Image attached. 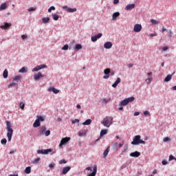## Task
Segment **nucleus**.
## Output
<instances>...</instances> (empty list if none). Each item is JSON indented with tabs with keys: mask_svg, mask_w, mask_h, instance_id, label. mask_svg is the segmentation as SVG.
<instances>
[{
	"mask_svg": "<svg viewBox=\"0 0 176 176\" xmlns=\"http://www.w3.org/2000/svg\"><path fill=\"white\" fill-rule=\"evenodd\" d=\"M9 72H8V69H5L3 72V78H4V79H6L8 78V75Z\"/></svg>",
	"mask_w": 176,
	"mask_h": 176,
	"instance_id": "24",
	"label": "nucleus"
},
{
	"mask_svg": "<svg viewBox=\"0 0 176 176\" xmlns=\"http://www.w3.org/2000/svg\"><path fill=\"white\" fill-rule=\"evenodd\" d=\"M37 120H38V122H43V120H45V118H43V117L38 116H37Z\"/></svg>",
	"mask_w": 176,
	"mask_h": 176,
	"instance_id": "36",
	"label": "nucleus"
},
{
	"mask_svg": "<svg viewBox=\"0 0 176 176\" xmlns=\"http://www.w3.org/2000/svg\"><path fill=\"white\" fill-rule=\"evenodd\" d=\"M91 39L92 42H96V41L98 40V38H96V36H92Z\"/></svg>",
	"mask_w": 176,
	"mask_h": 176,
	"instance_id": "46",
	"label": "nucleus"
},
{
	"mask_svg": "<svg viewBox=\"0 0 176 176\" xmlns=\"http://www.w3.org/2000/svg\"><path fill=\"white\" fill-rule=\"evenodd\" d=\"M19 84L17 82H12L10 85H8V89H10V87H13V86H17Z\"/></svg>",
	"mask_w": 176,
	"mask_h": 176,
	"instance_id": "32",
	"label": "nucleus"
},
{
	"mask_svg": "<svg viewBox=\"0 0 176 176\" xmlns=\"http://www.w3.org/2000/svg\"><path fill=\"white\" fill-rule=\"evenodd\" d=\"M6 142H8V140H6V138H3L1 140V144H2V145H6Z\"/></svg>",
	"mask_w": 176,
	"mask_h": 176,
	"instance_id": "35",
	"label": "nucleus"
},
{
	"mask_svg": "<svg viewBox=\"0 0 176 176\" xmlns=\"http://www.w3.org/2000/svg\"><path fill=\"white\" fill-rule=\"evenodd\" d=\"M19 107L21 109H22V111H24V107H25V104H24V102H21L19 104Z\"/></svg>",
	"mask_w": 176,
	"mask_h": 176,
	"instance_id": "34",
	"label": "nucleus"
},
{
	"mask_svg": "<svg viewBox=\"0 0 176 176\" xmlns=\"http://www.w3.org/2000/svg\"><path fill=\"white\" fill-rule=\"evenodd\" d=\"M174 159H175V157L173 156V155H170L169 156V162H171V160H174Z\"/></svg>",
	"mask_w": 176,
	"mask_h": 176,
	"instance_id": "50",
	"label": "nucleus"
},
{
	"mask_svg": "<svg viewBox=\"0 0 176 176\" xmlns=\"http://www.w3.org/2000/svg\"><path fill=\"white\" fill-rule=\"evenodd\" d=\"M44 134L45 135V137H49V135L50 134V131L47 130L45 132H44Z\"/></svg>",
	"mask_w": 176,
	"mask_h": 176,
	"instance_id": "44",
	"label": "nucleus"
},
{
	"mask_svg": "<svg viewBox=\"0 0 176 176\" xmlns=\"http://www.w3.org/2000/svg\"><path fill=\"white\" fill-rule=\"evenodd\" d=\"M52 10H56V7H54V6H51V7L48 9L49 13H52Z\"/></svg>",
	"mask_w": 176,
	"mask_h": 176,
	"instance_id": "40",
	"label": "nucleus"
},
{
	"mask_svg": "<svg viewBox=\"0 0 176 176\" xmlns=\"http://www.w3.org/2000/svg\"><path fill=\"white\" fill-rule=\"evenodd\" d=\"M153 79V78H147L146 80V83H148V85H149L151 83V82H152Z\"/></svg>",
	"mask_w": 176,
	"mask_h": 176,
	"instance_id": "43",
	"label": "nucleus"
},
{
	"mask_svg": "<svg viewBox=\"0 0 176 176\" xmlns=\"http://www.w3.org/2000/svg\"><path fill=\"white\" fill-rule=\"evenodd\" d=\"M135 98L134 97H130V98H127L123 100H122L120 103V105L121 106H125L127 105V104H129V102H133V101H134Z\"/></svg>",
	"mask_w": 176,
	"mask_h": 176,
	"instance_id": "4",
	"label": "nucleus"
},
{
	"mask_svg": "<svg viewBox=\"0 0 176 176\" xmlns=\"http://www.w3.org/2000/svg\"><path fill=\"white\" fill-rule=\"evenodd\" d=\"M6 130L8 131L7 133V137L8 138V142H10L12 141V137L13 135V129H12V124H10V122L6 121Z\"/></svg>",
	"mask_w": 176,
	"mask_h": 176,
	"instance_id": "1",
	"label": "nucleus"
},
{
	"mask_svg": "<svg viewBox=\"0 0 176 176\" xmlns=\"http://www.w3.org/2000/svg\"><path fill=\"white\" fill-rule=\"evenodd\" d=\"M119 16H120V13L119 12H115L113 14V20H116V19H118V17H119Z\"/></svg>",
	"mask_w": 176,
	"mask_h": 176,
	"instance_id": "25",
	"label": "nucleus"
},
{
	"mask_svg": "<svg viewBox=\"0 0 176 176\" xmlns=\"http://www.w3.org/2000/svg\"><path fill=\"white\" fill-rule=\"evenodd\" d=\"M69 170H71V166L64 167L63 170L62 171V174H63V175L67 174V173H68V171H69Z\"/></svg>",
	"mask_w": 176,
	"mask_h": 176,
	"instance_id": "18",
	"label": "nucleus"
},
{
	"mask_svg": "<svg viewBox=\"0 0 176 176\" xmlns=\"http://www.w3.org/2000/svg\"><path fill=\"white\" fill-rule=\"evenodd\" d=\"M138 115H140V112L136 111L134 113V116H138Z\"/></svg>",
	"mask_w": 176,
	"mask_h": 176,
	"instance_id": "63",
	"label": "nucleus"
},
{
	"mask_svg": "<svg viewBox=\"0 0 176 176\" xmlns=\"http://www.w3.org/2000/svg\"><path fill=\"white\" fill-rule=\"evenodd\" d=\"M69 141H71V138L69 137L62 138V140H60V143L59 144V147L61 148L63 145H65V144H67V142H69Z\"/></svg>",
	"mask_w": 176,
	"mask_h": 176,
	"instance_id": "6",
	"label": "nucleus"
},
{
	"mask_svg": "<svg viewBox=\"0 0 176 176\" xmlns=\"http://www.w3.org/2000/svg\"><path fill=\"white\" fill-rule=\"evenodd\" d=\"M144 115H145V116H147V115H149V111H144Z\"/></svg>",
	"mask_w": 176,
	"mask_h": 176,
	"instance_id": "60",
	"label": "nucleus"
},
{
	"mask_svg": "<svg viewBox=\"0 0 176 176\" xmlns=\"http://www.w3.org/2000/svg\"><path fill=\"white\" fill-rule=\"evenodd\" d=\"M108 133V130L107 129H102L100 131V137H104V135H105V134H107Z\"/></svg>",
	"mask_w": 176,
	"mask_h": 176,
	"instance_id": "26",
	"label": "nucleus"
},
{
	"mask_svg": "<svg viewBox=\"0 0 176 176\" xmlns=\"http://www.w3.org/2000/svg\"><path fill=\"white\" fill-rule=\"evenodd\" d=\"M97 175V166L93 167V172L87 174V176H96Z\"/></svg>",
	"mask_w": 176,
	"mask_h": 176,
	"instance_id": "11",
	"label": "nucleus"
},
{
	"mask_svg": "<svg viewBox=\"0 0 176 176\" xmlns=\"http://www.w3.org/2000/svg\"><path fill=\"white\" fill-rule=\"evenodd\" d=\"M45 131H46V126H41L39 131L40 135H43V134H45Z\"/></svg>",
	"mask_w": 176,
	"mask_h": 176,
	"instance_id": "17",
	"label": "nucleus"
},
{
	"mask_svg": "<svg viewBox=\"0 0 176 176\" xmlns=\"http://www.w3.org/2000/svg\"><path fill=\"white\" fill-rule=\"evenodd\" d=\"M80 49H82V45H80V44L76 45V50H80Z\"/></svg>",
	"mask_w": 176,
	"mask_h": 176,
	"instance_id": "38",
	"label": "nucleus"
},
{
	"mask_svg": "<svg viewBox=\"0 0 176 176\" xmlns=\"http://www.w3.org/2000/svg\"><path fill=\"white\" fill-rule=\"evenodd\" d=\"M163 141L164 142H167L168 141H170V138H164Z\"/></svg>",
	"mask_w": 176,
	"mask_h": 176,
	"instance_id": "53",
	"label": "nucleus"
},
{
	"mask_svg": "<svg viewBox=\"0 0 176 176\" xmlns=\"http://www.w3.org/2000/svg\"><path fill=\"white\" fill-rule=\"evenodd\" d=\"M151 22L152 23V24H159L160 23V21H158L155 19H151Z\"/></svg>",
	"mask_w": 176,
	"mask_h": 176,
	"instance_id": "37",
	"label": "nucleus"
},
{
	"mask_svg": "<svg viewBox=\"0 0 176 176\" xmlns=\"http://www.w3.org/2000/svg\"><path fill=\"white\" fill-rule=\"evenodd\" d=\"M19 72H20L21 74H25V72H27V67H22L21 69H19Z\"/></svg>",
	"mask_w": 176,
	"mask_h": 176,
	"instance_id": "28",
	"label": "nucleus"
},
{
	"mask_svg": "<svg viewBox=\"0 0 176 176\" xmlns=\"http://www.w3.org/2000/svg\"><path fill=\"white\" fill-rule=\"evenodd\" d=\"M175 74V72H174L172 74H168L165 78H164V82H170L171 79H173V75Z\"/></svg>",
	"mask_w": 176,
	"mask_h": 176,
	"instance_id": "15",
	"label": "nucleus"
},
{
	"mask_svg": "<svg viewBox=\"0 0 176 176\" xmlns=\"http://www.w3.org/2000/svg\"><path fill=\"white\" fill-rule=\"evenodd\" d=\"M113 122V118L107 116L103 119L101 123L102 124H103V126H104V127H111V125L112 124Z\"/></svg>",
	"mask_w": 176,
	"mask_h": 176,
	"instance_id": "2",
	"label": "nucleus"
},
{
	"mask_svg": "<svg viewBox=\"0 0 176 176\" xmlns=\"http://www.w3.org/2000/svg\"><path fill=\"white\" fill-rule=\"evenodd\" d=\"M134 8H135V4H134V3L128 4L125 7V10H131L134 9Z\"/></svg>",
	"mask_w": 176,
	"mask_h": 176,
	"instance_id": "14",
	"label": "nucleus"
},
{
	"mask_svg": "<svg viewBox=\"0 0 176 176\" xmlns=\"http://www.w3.org/2000/svg\"><path fill=\"white\" fill-rule=\"evenodd\" d=\"M52 19L54 20H55V21H57V20H58V19H59V16L57 14H52Z\"/></svg>",
	"mask_w": 176,
	"mask_h": 176,
	"instance_id": "31",
	"label": "nucleus"
},
{
	"mask_svg": "<svg viewBox=\"0 0 176 176\" xmlns=\"http://www.w3.org/2000/svg\"><path fill=\"white\" fill-rule=\"evenodd\" d=\"M87 171H93V168L91 166H88L85 168Z\"/></svg>",
	"mask_w": 176,
	"mask_h": 176,
	"instance_id": "48",
	"label": "nucleus"
},
{
	"mask_svg": "<svg viewBox=\"0 0 176 176\" xmlns=\"http://www.w3.org/2000/svg\"><path fill=\"white\" fill-rule=\"evenodd\" d=\"M10 27H12V23L5 22L3 25L0 26V28H1V30H9Z\"/></svg>",
	"mask_w": 176,
	"mask_h": 176,
	"instance_id": "9",
	"label": "nucleus"
},
{
	"mask_svg": "<svg viewBox=\"0 0 176 176\" xmlns=\"http://www.w3.org/2000/svg\"><path fill=\"white\" fill-rule=\"evenodd\" d=\"M118 83H120V78H117L116 82L112 85V87H117Z\"/></svg>",
	"mask_w": 176,
	"mask_h": 176,
	"instance_id": "22",
	"label": "nucleus"
},
{
	"mask_svg": "<svg viewBox=\"0 0 176 176\" xmlns=\"http://www.w3.org/2000/svg\"><path fill=\"white\" fill-rule=\"evenodd\" d=\"M47 65H41L39 66H37L36 67H34L33 69H32V72H38V71H39L40 69H42L43 68H47Z\"/></svg>",
	"mask_w": 176,
	"mask_h": 176,
	"instance_id": "8",
	"label": "nucleus"
},
{
	"mask_svg": "<svg viewBox=\"0 0 176 176\" xmlns=\"http://www.w3.org/2000/svg\"><path fill=\"white\" fill-rule=\"evenodd\" d=\"M150 36H151V38L153 37V36H157V34H156V33L151 34H150Z\"/></svg>",
	"mask_w": 176,
	"mask_h": 176,
	"instance_id": "59",
	"label": "nucleus"
},
{
	"mask_svg": "<svg viewBox=\"0 0 176 176\" xmlns=\"http://www.w3.org/2000/svg\"><path fill=\"white\" fill-rule=\"evenodd\" d=\"M111 101V99L107 100V99H103L102 102H104V104H108V102Z\"/></svg>",
	"mask_w": 176,
	"mask_h": 176,
	"instance_id": "51",
	"label": "nucleus"
},
{
	"mask_svg": "<svg viewBox=\"0 0 176 176\" xmlns=\"http://www.w3.org/2000/svg\"><path fill=\"white\" fill-rule=\"evenodd\" d=\"M21 38H22V39L24 41V39H27L28 36H27V35H25V34H23V35L21 36Z\"/></svg>",
	"mask_w": 176,
	"mask_h": 176,
	"instance_id": "54",
	"label": "nucleus"
},
{
	"mask_svg": "<svg viewBox=\"0 0 176 176\" xmlns=\"http://www.w3.org/2000/svg\"><path fill=\"white\" fill-rule=\"evenodd\" d=\"M123 145H124V141H122V143L119 144L118 146H119V148H122V146H123Z\"/></svg>",
	"mask_w": 176,
	"mask_h": 176,
	"instance_id": "55",
	"label": "nucleus"
},
{
	"mask_svg": "<svg viewBox=\"0 0 176 176\" xmlns=\"http://www.w3.org/2000/svg\"><path fill=\"white\" fill-rule=\"evenodd\" d=\"M104 73L105 76H103V79H108L109 78V74H111V69L107 68L104 69Z\"/></svg>",
	"mask_w": 176,
	"mask_h": 176,
	"instance_id": "10",
	"label": "nucleus"
},
{
	"mask_svg": "<svg viewBox=\"0 0 176 176\" xmlns=\"http://www.w3.org/2000/svg\"><path fill=\"white\" fill-rule=\"evenodd\" d=\"M34 10H36V8H30L28 9V12H34Z\"/></svg>",
	"mask_w": 176,
	"mask_h": 176,
	"instance_id": "52",
	"label": "nucleus"
},
{
	"mask_svg": "<svg viewBox=\"0 0 176 176\" xmlns=\"http://www.w3.org/2000/svg\"><path fill=\"white\" fill-rule=\"evenodd\" d=\"M21 76H16L14 78V80H15V81L21 80Z\"/></svg>",
	"mask_w": 176,
	"mask_h": 176,
	"instance_id": "39",
	"label": "nucleus"
},
{
	"mask_svg": "<svg viewBox=\"0 0 176 176\" xmlns=\"http://www.w3.org/2000/svg\"><path fill=\"white\" fill-rule=\"evenodd\" d=\"M52 148L37 150V153L38 155H47L50 153V152H52Z\"/></svg>",
	"mask_w": 176,
	"mask_h": 176,
	"instance_id": "5",
	"label": "nucleus"
},
{
	"mask_svg": "<svg viewBox=\"0 0 176 176\" xmlns=\"http://www.w3.org/2000/svg\"><path fill=\"white\" fill-rule=\"evenodd\" d=\"M41 160L40 157L36 158V160H34V163H35L36 164L39 163V161Z\"/></svg>",
	"mask_w": 176,
	"mask_h": 176,
	"instance_id": "49",
	"label": "nucleus"
},
{
	"mask_svg": "<svg viewBox=\"0 0 176 176\" xmlns=\"http://www.w3.org/2000/svg\"><path fill=\"white\" fill-rule=\"evenodd\" d=\"M41 126V122H39V120H36L35 122L33 124V127H39Z\"/></svg>",
	"mask_w": 176,
	"mask_h": 176,
	"instance_id": "20",
	"label": "nucleus"
},
{
	"mask_svg": "<svg viewBox=\"0 0 176 176\" xmlns=\"http://www.w3.org/2000/svg\"><path fill=\"white\" fill-rule=\"evenodd\" d=\"M43 75L42 73L38 72L37 74H34V80H39V79H41V78H43Z\"/></svg>",
	"mask_w": 176,
	"mask_h": 176,
	"instance_id": "12",
	"label": "nucleus"
},
{
	"mask_svg": "<svg viewBox=\"0 0 176 176\" xmlns=\"http://www.w3.org/2000/svg\"><path fill=\"white\" fill-rule=\"evenodd\" d=\"M67 163V160H61L60 161H59V164H66Z\"/></svg>",
	"mask_w": 176,
	"mask_h": 176,
	"instance_id": "41",
	"label": "nucleus"
},
{
	"mask_svg": "<svg viewBox=\"0 0 176 176\" xmlns=\"http://www.w3.org/2000/svg\"><path fill=\"white\" fill-rule=\"evenodd\" d=\"M139 144H145V141L141 140V135H138L134 136L133 141L131 142L132 145H139Z\"/></svg>",
	"mask_w": 176,
	"mask_h": 176,
	"instance_id": "3",
	"label": "nucleus"
},
{
	"mask_svg": "<svg viewBox=\"0 0 176 176\" xmlns=\"http://www.w3.org/2000/svg\"><path fill=\"white\" fill-rule=\"evenodd\" d=\"M49 91H53V93H54V94H57L58 93H60V90H58L54 87L50 88Z\"/></svg>",
	"mask_w": 176,
	"mask_h": 176,
	"instance_id": "19",
	"label": "nucleus"
},
{
	"mask_svg": "<svg viewBox=\"0 0 176 176\" xmlns=\"http://www.w3.org/2000/svg\"><path fill=\"white\" fill-rule=\"evenodd\" d=\"M108 153H109V147H107L103 153L104 157H107V156H108Z\"/></svg>",
	"mask_w": 176,
	"mask_h": 176,
	"instance_id": "29",
	"label": "nucleus"
},
{
	"mask_svg": "<svg viewBox=\"0 0 176 176\" xmlns=\"http://www.w3.org/2000/svg\"><path fill=\"white\" fill-rule=\"evenodd\" d=\"M113 3L114 5H116V3H119V0H114Z\"/></svg>",
	"mask_w": 176,
	"mask_h": 176,
	"instance_id": "64",
	"label": "nucleus"
},
{
	"mask_svg": "<svg viewBox=\"0 0 176 176\" xmlns=\"http://www.w3.org/2000/svg\"><path fill=\"white\" fill-rule=\"evenodd\" d=\"M62 50H68V45H65L62 47Z\"/></svg>",
	"mask_w": 176,
	"mask_h": 176,
	"instance_id": "47",
	"label": "nucleus"
},
{
	"mask_svg": "<svg viewBox=\"0 0 176 176\" xmlns=\"http://www.w3.org/2000/svg\"><path fill=\"white\" fill-rule=\"evenodd\" d=\"M96 38L100 39L101 36H102V33H98V34L95 35Z\"/></svg>",
	"mask_w": 176,
	"mask_h": 176,
	"instance_id": "42",
	"label": "nucleus"
},
{
	"mask_svg": "<svg viewBox=\"0 0 176 176\" xmlns=\"http://www.w3.org/2000/svg\"><path fill=\"white\" fill-rule=\"evenodd\" d=\"M163 52H166V50H168V47L165 46L162 48Z\"/></svg>",
	"mask_w": 176,
	"mask_h": 176,
	"instance_id": "56",
	"label": "nucleus"
},
{
	"mask_svg": "<svg viewBox=\"0 0 176 176\" xmlns=\"http://www.w3.org/2000/svg\"><path fill=\"white\" fill-rule=\"evenodd\" d=\"M130 156L131 157H139V156H141V153L138 151H135L133 153H131Z\"/></svg>",
	"mask_w": 176,
	"mask_h": 176,
	"instance_id": "13",
	"label": "nucleus"
},
{
	"mask_svg": "<svg viewBox=\"0 0 176 176\" xmlns=\"http://www.w3.org/2000/svg\"><path fill=\"white\" fill-rule=\"evenodd\" d=\"M63 9H64L65 10H66V11L68 12V9H69V8H68V6H64L63 7Z\"/></svg>",
	"mask_w": 176,
	"mask_h": 176,
	"instance_id": "58",
	"label": "nucleus"
},
{
	"mask_svg": "<svg viewBox=\"0 0 176 176\" xmlns=\"http://www.w3.org/2000/svg\"><path fill=\"white\" fill-rule=\"evenodd\" d=\"M74 12H76V8H69L67 9L68 13H74Z\"/></svg>",
	"mask_w": 176,
	"mask_h": 176,
	"instance_id": "33",
	"label": "nucleus"
},
{
	"mask_svg": "<svg viewBox=\"0 0 176 176\" xmlns=\"http://www.w3.org/2000/svg\"><path fill=\"white\" fill-rule=\"evenodd\" d=\"M167 162L166 161V160H163L162 162V164H163V166H166V164H167Z\"/></svg>",
	"mask_w": 176,
	"mask_h": 176,
	"instance_id": "61",
	"label": "nucleus"
},
{
	"mask_svg": "<svg viewBox=\"0 0 176 176\" xmlns=\"http://www.w3.org/2000/svg\"><path fill=\"white\" fill-rule=\"evenodd\" d=\"M49 167H50V168H54V164H49Z\"/></svg>",
	"mask_w": 176,
	"mask_h": 176,
	"instance_id": "62",
	"label": "nucleus"
},
{
	"mask_svg": "<svg viewBox=\"0 0 176 176\" xmlns=\"http://www.w3.org/2000/svg\"><path fill=\"white\" fill-rule=\"evenodd\" d=\"M8 7V4L6 3H3L0 6V10H5L6 8Z\"/></svg>",
	"mask_w": 176,
	"mask_h": 176,
	"instance_id": "23",
	"label": "nucleus"
},
{
	"mask_svg": "<svg viewBox=\"0 0 176 176\" xmlns=\"http://www.w3.org/2000/svg\"><path fill=\"white\" fill-rule=\"evenodd\" d=\"M113 44L112 43L107 41L104 44V49H111V47H112Z\"/></svg>",
	"mask_w": 176,
	"mask_h": 176,
	"instance_id": "16",
	"label": "nucleus"
},
{
	"mask_svg": "<svg viewBox=\"0 0 176 176\" xmlns=\"http://www.w3.org/2000/svg\"><path fill=\"white\" fill-rule=\"evenodd\" d=\"M169 37L173 38V31L169 30Z\"/></svg>",
	"mask_w": 176,
	"mask_h": 176,
	"instance_id": "57",
	"label": "nucleus"
},
{
	"mask_svg": "<svg viewBox=\"0 0 176 176\" xmlns=\"http://www.w3.org/2000/svg\"><path fill=\"white\" fill-rule=\"evenodd\" d=\"M25 174H30L31 173V167L30 166L26 167L25 169Z\"/></svg>",
	"mask_w": 176,
	"mask_h": 176,
	"instance_id": "30",
	"label": "nucleus"
},
{
	"mask_svg": "<svg viewBox=\"0 0 176 176\" xmlns=\"http://www.w3.org/2000/svg\"><path fill=\"white\" fill-rule=\"evenodd\" d=\"M83 126H89L91 124V120L88 119L85 120L84 122H82Z\"/></svg>",
	"mask_w": 176,
	"mask_h": 176,
	"instance_id": "21",
	"label": "nucleus"
},
{
	"mask_svg": "<svg viewBox=\"0 0 176 176\" xmlns=\"http://www.w3.org/2000/svg\"><path fill=\"white\" fill-rule=\"evenodd\" d=\"M43 23H44V24H47V23H49V21H50V18L49 17H44L42 19Z\"/></svg>",
	"mask_w": 176,
	"mask_h": 176,
	"instance_id": "27",
	"label": "nucleus"
},
{
	"mask_svg": "<svg viewBox=\"0 0 176 176\" xmlns=\"http://www.w3.org/2000/svg\"><path fill=\"white\" fill-rule=\"evenodd\" d=\"M72 123L73 124H75V123H79V120H78V119L73 120L72 121Z\"/></svg>",
	"mask_w": 176,
	"mask_h": 176,
	"instance_id": "45",
	"label": "nucleus"
},
{
	"mask_svg": "<svg viewBox=\"0 0 176 176\" xmlns=\"http://www.w3.org/2000/svg\"><path fill=\"white\" fill-rule=\"evenodd\" d=\"M142 30V25L141 24H135L133 27V31L135 32H141Z\"/></svg>",
	"mask_w": 176,
	"mask_h": 176,
	"instance_id": "7",
	"label": "nucleus"
}]
</instances>
